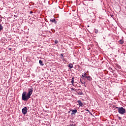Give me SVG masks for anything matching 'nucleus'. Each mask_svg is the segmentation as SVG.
<instances>
[{
  "mask_svg": "<svg viewBox=\"0 0 126 126\" xmlns=\"http://www.w3.org/2000/svg\"><path fill=\"white\" fill-rule=\"evenodd\" d=\"M55 44H58L59 43V41L58 40H55Z\"/></svg>",
  "mask_w": 126,
  "mask_h": 126,
  "instance_id": "16",
  "label": "nucleus"
},
{
  "mask_svg": "<svg viewBox=\"0 0 126 126\" xmlns=\"http://www.w3.org/2000/svg\"><path fill=\"white\" fill-rule=\"evenodd\" d=\"M86 79L87 80H88L89 81H91L92 80V78L90 76H87Z\"/></svg>",
  "mask_w": 126,
  "mask_h": 126,
  "instance_id": "8",
  "label": "nucleus"
},
{
  "mask_svg": "<svg viewBox=\"0 0 126 126\" xmlns=\"http://www.w3.org/2000/svg\"><path fill=\"white\" fill-rule=\"evenodd\" d=\"M50 21L52 23H54L55 24H57V21L55 19H51Z\"/></svg>",
  "mask_w": 126,
  "mask_h": 126,
  "instance_id": "7",
  "label": "nucleus"
},
{
  "mask_svg": "<svg viewBox=\"0 0 126 126\" xmlns=\"http://www.w3.org/2000/svg\"><path fill=\"white\" fill-rule=\"evenodd\" d=\"M3 29V27L1 24H0V32H1Z\"/></svg>",
  "mask_w": 126,
  "mask_h": 126,
  "instance_id": "11",
  "label": "nucleus"
},
{
  "mask_svg": "<svg viewBox=\"0 0 126 126\" xmlns=\"http://www.w3.org/2000/svg\"><path fill=\"white\" fill-rule=\"evenodd\" d=\"M8 50H9V51H11V50H12V48H8Z\"/></svg>",
  "mask_w": 126,
  "mask_h": 126,
  "instance_id": "21",
  "label": "nucleus"
},
{
  "mask_svg": "<svg viewBox=\"0 0 126 126\" xmlns=\"http://www.w3.org/2000/svg\"><path fill=\"white\" fill-rule=\"evenodd\" d=\"M118 118H119V119L120 120H121V118L120 117H118Z\"/></svg>",
  "mask_w": 126,
  "mask_h": 126,
  "instance_id": "23",
  "label": "nucleus"
},
{
  "mask_svg": "<svg viewBox=\"0 0 126 126\" xmlns=\"http://www.w3.org/2000/svg\"><path fill=\"white\" fill-rule=\"evenodd\" d=\"M61 56H62V58H63V54H61Z\"/></svg>",
  "mask_w": 126,
  "mask_h": 126,
  "instance_id": "19",
  "label": "nucleus"
},
{
  "mask_svg": "<svg viewBox=\"0 0 126 126\" xmlns=\"http://www.w3.org/2000/svg\"><path fill=\"white\" fill-rule=\"evenodd\" d=\"M39 63L41 66H44V63L42 62V60H39Z\"/></svg>",
  "mask_w": 126,
  "mask_h": 126,
  "instance_id": "9",
  "label": "nucleus"
},
{
  "mask_svg": "<svg viewBox=\"0 0 126 126\" xmlns=\"http://www.w3.org/2000/svg\"><path fill=\"white\" fill-rule=\"evenodd\" d=\"M28 108L27 107H24L23 109H22V113L24 115H26L28 113Z\"/></svg>",
  "mask_w": 126,
  "mask_h": 126,
  "instance_id": "4",
  "label": "nucleus"
},
{
  "mask_svg": "<svg viewBox=\"0 0 126 126\" xmlns=\"http://www.w3.org/2000/svg\"><path fill=\"white\" fill-rule=\"evenodd\" d=\"M85 110L86 111H87L88 112H89V114H91V112L89 111V109H85Z\"/></svg>",
  "mask_w": 126,
  "mask_h": 126,
  "instance_id": "17",
  "label": "nucleus"
},
{
  "mask_svg": "<svg viewBox=\"0 0 126 126\" xmlns=\"http://www.w3.org/2000/svg\"><path fill=\"white\" fill-rule=\"evenodd\" d=\"M116 109H118V112L121 115H124L126 113V110L123 107H116Z\"/></svg>",
  "mask_w": 126,
  "mask_h": 126,
  "instance_id": "2",
  "label": "nucleus"
},
{
  "mask_svg": "<svg viewBox=\"0 0 126 126\" xmlns=\"http://www.w3.org/2000/svg\"><path fill=\"white\" fill-rule=\"evenodd\" d=\"M69 126H75V125L74 124H70Z\"/></svg>",
  "mask_w": 126,
  "mask_h": 126,
  "instance_id": "20",
  "label": "nucleus"
},
{
  "mask_svg": "<svg viewBox=\"0 0 126 126\" xmlns=\"http://www.w3.org/2000/svg\"><path fill=\"white\" fill-rule=\"evenodd\" d=\"M119 43L120 44H123L124 43V40L123 39H121L120 40V41H119Z\"/></svg>",
  "mask_w": 126,
  "mask_h": 126,
  "instance_id": "12",
  "label": "nucleus"
},
{
  "mask_svg": "<svg viewBox=\"0 0 126 126\" xmlns=\"http://www.w3.org/2000/svg\"><path fill=\"white\" fill-rule=\"evenodd\" d=\"M27 94L26 92H24L22 94V99L23 101H28L31 98Z\"/></svg>",
  "mask_w": 126,
  "mask_h": 126,
  "instance_id": "1",
  "label": "nucleus"
},
{
  "mask_svg": "<svg viewBox=\"0 0 126 126\" xmlns=\"http://www.w3.org/2000/svg\"><path fill=\"white\" fill-rule=\"evenodd\" d=\"M94 32H95V33H96V34L98 33V30H96V29H95V30H94Z\"/></svg>",
  "mask_w": 126,
  "mask_h": 126,
  "instance_id": "15",
  "label": "nucleus"
},
{
  "mask_svg": "<svg viewBox=\"0 0 126 126\" xmlns=\"http://www.w3.org/2000/svg\"><path fill=\"white\" fill-rule=\"evenodd\" d=\"M84 75H87V74L85 72L84 73H83V74L82 75V78H83V79H84Z\"/></svg>",
  "mask_w": 126,
  "mask_h": 126,
  "instance_id": "14",
  "label": "nucleus"
},
{
  "mask_svg": "<svg viewBox=\"0 0 126 126\" xmlns=\"http://www.w3.org/2000/svg\"><path fill=\"white\" fill-rule=\"evenodd\" d=\"M88 76H87L86 75H84V78H87V77Z\"/></svg>",
  "mask_w": 126,
  "mask_h": 126,
  "instance_id": "22",
  "label": "nucleus"
},
{
  "mask_svg": "<svg viewBox=\"0 0 126 126\" xmlns=\"http://www.w3.org/2000/svg\"><path fill=\"white\" fill-rule=\"evenodd\" d=\"M32 11H31L30 12V14H32Z\"/></svg>",
  "mask_w": 126,
  "mask_h": 126,
  "instance_id": "25",
  "label": "nucleus"
},
{
  "mask_svg": "<svg viewBox=\"0 0 126 126\" xmlns=\"http://www.w3.org/2000/svg\"><path fill=\"white\" fill-rule=\"evenodd\" d=\"M80 81H81V83L82 85L84 84L85 85V82H82V81H81V80H80Z\"/></svg>",
  "mask_w": 126,
  "mask_h": 126,
  "instance_id": "18",
  "label": "nucleus"
},
{
  "mask_svg": "<svg viewBox=\"0 0 126 126\" xmlns=\"http://www.w3.org/2000/svg\"><path fill=\"white\" fill-rule=\"evenodd\" d=\"M77 102L79 104V106L80 107H82L83 106V103L81 102V100H78L77 101Z\"/></svg>",
  "mask_w": 126,
  "mask_h": 126,
  "instance_id": "5",
  "label": "nucleus"
},
{
  "mask_svg": "<svg viewBox=\"0 0 126 126\" xmlns=\"http://www.w3.org/2000/svg\"><path fill=\"white\" fill-rule=\"evenodd\" d=\"M33 92V88L31 87V89H29L28 93L27 94L28 95V96L31 97V95H32V93Z\"/></svg>",
  "mask_w": 126,
  "mask_h": 126,
  "instance_id": "3",
  "label": "nucleus"
},
{
  "mask_svg": "<svg viewBox=\"0 0 126 126\" xmlns=\"http://www.w3.org/2000/svg\"><path fill=\"white\" fill-rule=\"evenodd\" d=\"M76 113H77V109H73L72 111V115H75V114H76Z\"/></svg>",
  "mask_w": 126,
  "mask_h": 126,
  "instance_id": "6",
  "label": "nucleus"
},
{
  "mask_svg": "<svg viewBox=\"0 0 126 126\" xmlns=\"http://www.w3.org/2000/svg\"><path fill=\"white\" fill-rule=\"evenodd\" d=\"M69 67H70V68H72L73 67V64H72V63H70L69 64Z\"/></svg>",
  "mask_w": 126,
  "mask_h": 126,
  "instance_id": "13",
  "label": "nucleus"
},
{
  "mask_svg": "<svg viewBox=\"0 0 126 126\" xmlns=\"http://www.w3.org/2000/svg\"><path fill=\"white\" fill-rule=\"evenodd\" d=\"M71 83L72 84H73V83H74V77H72V80L71 81Z\"/></svg>",
  "mask_w": 126,
  "mask_h": 126,
  "instance_id": "10",
  "label": "nucleus"
},
{
  "mask_svg": "<svg viewBox=\"0 0 126 126\" xmlns=\"http://www.w3.org/2000/svg\"><path fill=\"white\" fill-rule=\"evenodd\" d=\"M83 94L82 93H80V95H82Z\"/></svg>",
  "mask_w": 126,
  "mask_h": 126,
  "instance_id": "24",
  "label": "nucleus"
},
{
  "mask_svg": "<svg viewBox=\"0 0 126 126\" xmlns=\"http://www.w3.org/2000/svg\"><path fill=\"white\" fill-rule=\"evenodd\" d=\"M88 27H89V26H88Z\"/></svg>",
  "mask_w": 126,
  "mask_h": 126,
  "instance_id": "26",
  "label": "nucleus"
}]
</instances>
